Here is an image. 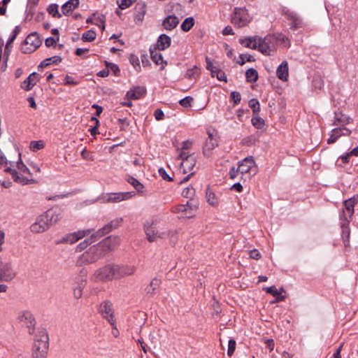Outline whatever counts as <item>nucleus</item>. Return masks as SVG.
Instances as JSON below:
<instances>
[{"mask_svg":"<svg viewBox=\"0 0 358 358\" xmlns=\"http://www.w3.org/2000/svg\"><path fill=\"white\" fill-rule=\"evenodd\" d=\"M118 243V237L108 236L83 252L78 258L77 263L79 265L95 263L103 258L108 252L113 250Z\"/></svg>","mask_w":358,"mask_h":358,"instance_id":"1","label":"nucleus"},{"mask_svg":"<svg viewBox=\"0 0 358 358\" xmlns=\"http://www.w3.org/2000/svg\"><path fill=\"white\" fill-rule=\"evenodd\" d=\"M135 266L108 264L95 271L94 276L96 281H110L133 274Z\"/></svg>","mask_w":358,"mask_h":358,"instance_id":"2","label":"nucleus"},{"mask_svg":"<svg viewBox=\"0 0 358 358\" xmlns=\"http://www.w3.org/2000/svg\"><path fill=\"white\" fill-rule=\"evenodd\" d=\"M62 217L61 209L50 208L36 217L35 222L30 226V230L35 234L43 233L56 224Z\"/></svg>","mask_w":358,"mask_h":358,"instance_id":"3","label":"nucleus"},{"mask_svg":"<svg viewBox=\"0 0 358 358\" xmlns=\"http://www.w3.org/2000/svg\"><path fill=\"white\" fill-rule=\"evenodd\" d=\"M49 338L45 329L38 331L32 347L33 358H46L49 348Z\"/></svg>","mask_w":358,"mask_h":358,"instance_id":"4","label":"nucleus"},{"mask_svg":"<svg viewBox=\"0 0 358 358\" xmlns=\"http://www.w3.org/2000/svg\"><path fill=\"white\" fill-rule=\"evenodd\" d=\"M42 41L37 32L29 34L21 46V51L24 54H30L41 46Z\"/></svg>","mask_w":358,"mask_h":358,"instance_id":"5","label":"nucleus"},{"mask_svg":"<svg viewBox=\"0 0 358 358\" xmlns=\"http://www.w3.org/2000/svg\"><path fill=\"white\" fill-rule=\"evenodd\" d=\"M251 21V17L245 8H236L231 17V23L237 27H243L248 25Z\"/></svg>","mask_w":358,"mask_h":358,"instance_id":"6","label":"nucleus"},{"mask_svg":"<svg viewBox=\"0 0 358 358\" xmlns=\"http://www.w3.org/2000/svg\"><path fill=\"white\" fill-rule=\"evenodd\" d=\"M275 37L268 35L264 38H258V50L265 55H271L276 49Z\"/></svg>","mask_w":358,"mask_h":358,"instance_id":"7","label":"nucleus"},{"mask_svg":"<svg viewBox=\"0 0 358 358\" xmlns=\"http://www.w3.org/2000/svg\"><path fill=\"white\" fill-rule=\"evenodd\" d=\"M357 203V200L355 199V197L350 198L343 202L344 209L340 215L341 220L343 221L342 223V227L343 229L344 226L348 225L350 221L352 220V215L354 214V207Z\"/></svg>","mask_w":358,"mask_h":358,"instance_id":"8","label":"nucleus"},{"mask_svg":"<svg viewBox=\"0 0 358 358\" xmlns=\"http://www.w3.org/2000/svg\"><path fill=\"white\" fill-rule=\"evenodd\" d=\"M15 275L11 262L0 259V282L11 281Z\"/></svg>","mask_w":358,"mask_h":358,"instance_id":"9","label":"nucleus"},{"mask_svg":"<svg viewBox=\"0 0 358 358\" xmlns=\"http://www.w3.org/2000/svg\"><path fill=\"white\" fill-rule=\"evenodd\" d=\"M144 230L146 234L147 239L150 242H155L158 238H163L164 233L159 232L156 227V224L152 221H147L144 224Z\"/></svg>","mask_w":358,"mask_h":358,"instance_id":"10","label":"nucleus"},{"mask_svg":"<svg viewBox=\"0 0 358 358\" xmlns=\"http://www.w3.org/2000/svg\"><path fill=\"white\" fill-rule=\"evenodd\" d=\"M99 311L101 315L108 321L113 327L116 328L112 303L110 301L103 302L100 305Z\"/></svg>","mask_w":358,"mask_h":358,"instance_id":"11","label":"nucleus"},{"mask_svg":"<svg viewBox=\"0 0 358 358\" xmlns=\"http://www.w3.org/2000/svg\"><path fill=\"white\" fill-rule=\"evenodd\" d=\"M92 229H86L83 231H78L71 234L66 235L63 238L62 242L69 244H73L80 239L83 238L85 236H87L91 234Z\"/></svg>","mask_w":358,"mask_h":358,"instance_id":"12","label":"nucleus"},{"mask_svg":"<svg viewBox=\"0 0 358 358\" xmlns=\"http://www.w3.org/2000/svg\"><path fill=\"white\" fill-rule=\"evenodd\" d=\"M255 166V162L252 157H245L238 162V170L241 173H250Z\"/></svg>","mask_w":358,"mask_h":358,"instance_id":"13","label":"nucleus"},{"mask_svg":"<svg viewBox=\"0 0 358 358\" xmlns=\"http://www.w3.org/2000/svg\"><path fill=\"white\" fill-rule=\"evenodd\" d=\"M19 319L21 322H24V324L29 329V334H31L33 333L34 327L35 325V321L33 315L29 311H23L19 315Z\"/></svg>","mask_w":358,"mask_h":358,"instance_id":"14","label":"nucleus"},{"mask_svg":"<svg viewBox=\"0 0 358 358\" xmlns=\"http://www.w3.org/2000/svg\"><path fill=\"white\" fill-rule=\"evenodd\" d=\"M208 137L206 139L205 145L203 148V153L206 156H209L210 155L211 150L218 145L217 140L210 131H208Z\"/></svg>","mask_w":358,"mask_h":358,"instance_id":"15","label":"nucleus"},{"mask_svg":"<svg viewBox=\"0 0 358 358\" xmlns=\"http://www.w3.org/2000/svg\"><path fill=\"white\" fill-rule=\"evenodd\" d=\"M146 93V88L143 86L134 87L127 92L126 97L128 99H139Z\"/></svg>","mask_w":358,"mask_h":358,"instance_id":"16","label":"nucleus"},{"mask_svg":"<svg viewBox=\"0 0 358 358\" xmlns=\"http://www.w3.org/2000/svg\"><path fill=\"white\" fill-rule=\"evenodd\" d=\"M131 196V192H116L109 194L106 201L108 203H117L126 199H129Z\"/></svg>","mask_w":358,"mask_h":358,"instance_id":"17","label":"nucleus"},{"mask_svg":"<svg viewBox=\"0 0 358 358\" xmlns=\"http://www.w3.org/2000/svg\"><path fill=\"white\" fill-rule=\"evenodd\" d=\"M285 15L288 20L292 21L290 24L291 29H296L302 27V20L297 13L294 11L287 10L285 12Z\"/></svg>","mask_w":358,"mask_h":358,"instance_id":"18","label":"nucleus"},{"mask_svg":"<svg viewBox=\"0 0 358 358\" xmlns=\"http://www.w3.org/2000/svg\"><path fill=\"white\" fill-rule=\"evenodd\" d=\"M38 81V79L37 73H32L27 78L26 80H24L21 83V87L25 91H29L33 88V87L37 83Z\"/></svg>","mask_w":358,"mask_h":358,"instance_id":"19","label":"nucleus"},{"mask_svg":"<svg viewBox=\"0 0 358 358\" xmlns=\"http://www.w3.org/2000/svg\"><path fill=\"white\" fill-rule=\"evenodd\" d=\"M258 38L257 36L253 37H245L239 39V43L245 48L258 50Z\"/></svg>","mask_w":358,"mask_h":358,"instance_id":"20","label":"nucleus"},{"mask_svg":"<svg viewBox=\"0 0 358 358\" xmlns=\"http://www.w3.org/2000/svg\"><path fill=\"white\" fill-rule=\"evenodd\" d=\"M146 13V5L144 2H138L134 8V20L142 21Z\"/></svg>","mask_w":358,"mask_h":358,"instance_id":"21","label":"nucleus"},{"mask_svg":"<svg viewBox=\"0 0 358 358\" xmlns=\"http://www.w3.org/2000/svg\"><path fill=\"white\" fill-rule=\"evenodd\" d=\"M196 157L194 156L188 157L185 160L181 162L180 166L182 169V171L184 173H187L191 171L196 165Z\"/></svg>","mask_w":358,"mask_h":358,"instance_id":"22","label":"nucleus"},{"mask_svg":"<svg viewBox=\"0 0 358 358\" xmlns=\"http://www.w3.org/2000/svg\"><path fill=\"white\" fill-rule=\"evenodd\" d=\"M150 52L153 62L157 65L162 64L161 69H164L167 63L166 61H164L162 54L159 53L155 48L154 49L150 48Z\"/></svg>","mask_w":358,"mask_h":358,"instance_id":"23","label":"nucleus"},{"mask_svg":"<svg viewBox=\"0 0 358 358\" xmlns=\"http://www.w3.org/2000/svg\"><path fill=\"white\" fill-rule=\"evenodd\" d=\"M276 74L278 78L282 80H287V78L289 76L288 73V64L287 62H282L278 67L276 71Z\"/></svg>","mask_w":358,"mask_h":358,"instance_id":"24","label":"nucleus"},{"mask_svg":"<svg viewBox=\"0 0 358 358\" xmlns=\"http://www.w3.org/2000/svg\"><path fill=\"white\" fill-rule=\"evenodd\" d=\"M171 42V37L166 34H161L157 40V49L159 50H164L170 46Z\"/></svg>","mask_w":358,"mask_h":358,"instance_id":"25","label":"nucleus"},{"mask_svg":"<svg viewBox=\"0 0 358 358\" xmlns=\"http://www.w3.org/2000/svg\"><path fill=\"white\" fill-rule=\"evenodd\" d=\"M79 5V0H69L62 6V12L64 15H68Z\"/></svg>","mask_w":358,"mask_h":358,"instance_id":"26","label":"nucleus"},{"mask_svg":"<svg viewBox=\"0 0 358 358\" xmlns=\"http://www.w3.org/2000/svg\"><path fill=\"white\" fill-rule=\"evenodd\" d=\"M179 23L178 18L175 15H169L163 21V26L167 30L173 29Z\"/></svg>","mask_w":358,"mask_h":358,"instance_id":"27","label":"nucleus"},{"mask_svg":"<svg viewBox=\"0 0 358 358\" xmlns=\"http://www.w3.org/2000/svg\"><path fill=\"white\" fill-rule=\"evenodd\" d=\"M335 117H334V125H341L343 127L344 125L350 123V117L347 116L345 114H343L341 112H335Z\"/></svg>","mask_w":358,"mask_h":358,"instance_id":"28","label":"nucleus"},{"mask_svg":"<svg viewBox=\"0 0 358 358\" xmlns=\"http://www.w3.org/2000/svg\"><path fill=\"white\" fill-rule=\"evenodd\" d=\"M122 220V218H117L110 221L101 228L102 231H103L105 235L110 233L113 229L117 228L121 224Z\"/></svg>","mask_w":358,"mask_h":358,"instance_id":"29","label":"nucleus"},{"mask_svg":"<svg viewBox=\"0 0 358 358\" xmlns=\"http://www.w3.org/2000/svg\"><path fill=\"white\" fill-rule=\"evenodd\" d=\"M159 285L160 280L157 278H154L145 288L146 296L148 297L152 296L155 294V291L159 288Z\"/></svg>","mask_w":358,"mask_h":358,"instance_id":"30","label":"nucleus"},{"mask_svg":"<svg viewBox=\"0 0 358 358\" xmlns=\"http://www.w3.org/2000/svg\"><path fill=\"white\" fill-rule=\"evenodd\" d=\"M206 197L208 203L210 205H211L213 206H216L218 205L219 202H218L217 197L216 196L215 194L213 192H212L209 187H208L206 189Z\"/></svg>","mask_w":358,"mask_h":358,"instance_id":"31","label":"nucleus"},{"mask_svg":"<svg viewBox=\"0 0 358 358\" xmlns=\"http://www.w3.org/2000/svg\"><path fill=\"white\" fill-rule=\"evenodd\" d=\"M245 77L248 82H256L258 79V73L255 69L250 68L246 71Z\"/></svg>","mask_w":358,"mask_h":358,"instance_id":"32","label":"nucleus"},{"mask_svg":"<svg viewBox=\"0 0 358 358\" xmlns=\"http://www.w3.org/2000/svg\"><path fill=\"white\" fill-rule=\"evenodd\" d=\"M331 132L338 138L341 136H349L351 134V131L346 127H337L331 130Z\"/></svg>","mask_w":358,"mask_h":358,"instance_id":"33","label":"nucleus"},{"mask_svg":"<svg viewBox=\"0 0 358 358\" xmlns=\"http://www.w3.org/2000/svg\"><path fill=\"white\" fill-rule=\"evenodd\" d=\"M194 24V20L192 17L185 19L181 24V29L184 31H189Z\"/></svg>","mask_w":358,"mask_h":358,"instance_id":"34","label":"nucleus"},{"mask_svg":"<svg viewBox=\"0 0 358 358\" xmlns=\"http://www.w3.org/2000/svg\"><path fill=\"white\" fill-rule=\"evenodd\" d=\"M48 12L54 17L60 18L62 15L59 13L58 6L55 3L50 4L48 8Z\"/></svg>","mask_w":358,"mask_h":358,"instance_id":"35","label":"nucleus"},{"mask_svg":"<svg viewBox=\"0 0 358 358\" xmlns=\"http://www.w3.org/2000/svg\"><path fill=\"white\" fill-rule=\"evenodd\" d=\"M186 208H187V209H189V201H187L186 204H180L178 206H173L171 208V211L173 213H185V210H187Z\"/></svg>","mask_w":358,"mask_h":358,"instance_id":"36","label":"nucleus"},{"mask_svg":"<svg viewBox=\"0 0 358 358\" xmlns=\"http://www.w3.org/2000/svg\"><path fill=\"white\" fill-rule=\"evenodd\" d=\"M96 32L93 30H88L85 32L82 36V40L83 41L91 42L96 38Z\"/></svg>","mask_w":358,"mask_h":358,"instance_id":"37","label":"nucleus"},{"mask_svg":"<svg viewBox=\"0 0 358 358\" xmlns=\"http://www.w3.org/2000/svg\"><path fill=\"white\" fill-rule=\"evenodd\" d=\"M249 107L252 109V112L254 114H257L260 111V105L259 102L256 99H252L249 101L248 103Z\"/></svg>","mask_w":358,"mask_h":358,"instance_id":"38","label":"nucleus"},{"mask_svg":"<svg viewBox=\"0 0 358 358\" xmlns=\"http://www.w3.org/2000/svg\"><path fill=\"white\" fill-rule=\"evenodd\" d=\"M12 178L15 182H17L18 183H21L23 185L27 184L29 182V180L21 176L17 171L15 172V173L13 175Z\"/></svg>","mask_w":358,"mask_h":358,"instance_id":"39","label":"nucleus"},{"mask_svg":"<svg viewBox=\"0 0 358 358\" xmlns=\"http://www.w3.org/2000/svg\"><path fill=\"white\" fill-rule=\"evenodd\" d=\"M212 76H215L217 80L220 81H227V76L225 73L220 69L213 71Z\"/></svg>","mask_w":358,"mask_h":358,"instance_id":"40","label":"nucleus"},{"mask_svg":"<svg viewBox=\"0 0 358 358\" xmlns=\"http://www.w3.org/2000/svg\"><path fill=\"white\" fill-rule=\"evenodd\" d=\"M239 58H240V60L238 62V63L243 66V64H245V63L246 62H255V59L254 58V57L251 55H244V54H241L240 56H239Z\"/></svg>","mask_w":358,"mask_h":358,"instance_id":"41","label":"nucleus"},{"mask_svg":"<svg viewBox=\"0 0 358 358\" xmlns=\"http://www.w3.org/2000/svg\"><path fill=\"white\" fill-rule=\"evenodd\" d=\"M252 124L257 129H262L264 125V120L260 117H253L252 118Z\"/></svg>","mask_w":358,"mask_h":358,"instance_id":"42","label":"nucleus"},{"mask_svg":"<svg viewBox=\"0 0 358 358\" xmlns=\"http://www.w3.org/2000/svg\"><path fill=\"white\" fill-rule=\"evenodd\" d=\"M90 244H92V241L89 238H86L85 240H84L83 242L80 243L77 245L76 251L78 252H80L83 250H84L85 248H87V247L88 245H90Z\"/></svg>","mask_w":358,"mask_h":358,"instance_id":"43","label":"nucleus"},{"mask_svg":"<svg viewBox=\"0 0 358 358\" xmlns=\"http://www.w3.org/2000/svg\"><path fill=\"white\" fill-rule=\"evenodd\" d=\"M103 236H105V234L103 233V231H102V229L101 228L94 234H92L90 238H88L92 241V243Z\"/></svg>","mask_w":358,"mask_h":358,"instance_id":"44","label":"nucleus"},{"mask_svg":"<svg viewBox=\"0 0 358 358\" xmlns=\"http://www.w3.org/2000/svg\"><path fill=\"white\" fill-rule=\"evenodd\" d=\"M84 287L85 284L82 282L80 285L73 289V296L76 299H80L82 296Z\"/></svg>","mask_w":358,"mask_h":358,"instance_id":"45","label":"nucleus"},{"mask_svg":"<svg viewBox=\"0 0 358 358\" xmlns=\"http://www.w3.org/2000/svg\"><path fill=\"white\" fill-rule=\"evenodd\" d=\"M44 147V143L41 141H31L30 144V148L33 151H36L42 149Z\"/></svg>","mask_w":358,"mask_h":358,"instance_id":"46","label":"nucleus"},{"mask_svg":"<svg viewBox=\"0 0 358 358\" xmlns=\"http://www.w3.org/2000/svg\"><path fill=\"white\" fill-rule=\"evenodd\" d=\"M273 36L275 37V41L276 43V45H278V42H282V43H285V46H289V44L287 45L285 43L287 42V41H288V38L286 36H285L283 34H273Z\"/></svg>","mask_w":358,"mask_h":358,"instance_id":"47","label":"nucleus"},{"mask_svg":"<svg viewBox=\"0 0 358 358\" xmlns=\"http://www.w3.org/2000/svg\"><path fill=\"white\" fill-rule=\"evenodd\" d=\"M195 190L192 187H189L182 190V195L185 198H191L194 196Z\"/></svg>","mask_w":358,"mask_h":358,"instance_id":"48","label":"nucleus"},{"mask_svg":"<svg viewBox=\"0 0 358 358\" xmlns=\"http://www.w3.org/2000/svg\"><path fill=\"white\" fill-rule=\"evenodd\" d=\"M196 207L195 206H193L192 203L189 201V209L187 208V210L185 212V216L186 217H192L195 215Z\"/></svg>","mask_w":358,"mask_h":358,"instance_id":"49","label":"nucleus"},{"mask_svg":"<svg viewBox=\"0 0 358 358\" xmlns=\"http://www.w3.org/2000/svg\"><path fill=\"white\" fill-rule=\"evenodd\" d=\"M236 341L234 339H230L229 341L228 350H227L228 356L231 357L234 354L235 349H236Z\"/></svg>","mask_w":358,"mask_h":358,"instance_id":"50","label":"nucleus"},{"mask_svg":"<svg viewBox=\"0 0 358 358\" xmlns=\"http://www.w3.org/2000/svg\"><path fill=\"white\" fill-rule=\"evenodd\" d=\"M193 101V98L192 96H186L181 100H180L179 103L185 108L191 106L192 101Z\"/></svg>","mask_w":358,"mask_h":358,"instance_id":"51","label":"nucleus"},{"mask_svg":"<svg viewBox=\"0 0 358 358\" xmlns=\"http://www.w3.org/2000/svg\"><path fill=\"white\" fill-rule=\"evenodd\" d=\"M206 69L211 72V75L213 74V71L220 69L219 66L217 65H215L213 64V62L210 60V59L208 57L206 58Z\"/></svg>","mask_w":358,"mask_h":358,"instance_id":"52","label":"nucleus"},{"mask_svg":"<svg viewBox=\"0 0 358 358\" xmlns=\"http://www.w3.org/2000/svg\"><path fill=\"white\" fill-rule=\"evenodd\" d=\"M231 99L233 100L234 105H237L241 102V94L236 91L231 92Z\"/></svg>","mask_w":358,"mask_h":358,"instance_id":"53","label":"nucleus"},{"mask_svg":"<svg viewBox=\"0 0 358 358\" xmlns=\"http://www.w3.org/2000/svg\"><path fill=\"white\" fill-rule=\"evenodd\" d=\"M129 59L130 63L132 64V66L135 69H136L137 67L139 68V69L141 68L140 67L139 59H138V57L136 55L131 54L129 56Z\"/></svg>","mask_w":358,"mask_h":358,"instance_id":"54","label":"nucleus"},{"mask_svg":"<svg viewBox=\"0 0 358 358\" xmlns=\"http://www.w3.org/2000/svg\"><path fill=\"white\" fill-rule=\"evenodd\" d=\"M198 73V69L195 66L193 69H188L185 73V78L188 79L194 78L196 75Z\"/></svg>","mask_w":358,"mask_h":358,"instance_id":"55","label":"nucleus"},{"mask_svg":"<svg viewBox=\"0 0 358 358\" xmlns=\"http://www.w3.org/2000/svg\"><path fill=\"white\" fill-rule=\"evenodd\" d=\"M91 120L92 121H94L96 122V125L90 129V132L92 136H95L98 133V127L99 125V121L95 117H92Z\"/></svg>","mask_w":358,"mask_h":358,"instance_id":"56","label":"nucleus"},{"mask_svg":"<svg viewBox=\"0 0 358 358\" xmlns=\"http://www.w3.org/2000/svg\"><path fill=\"white\" fill-rule=\"evenodd\" d=\"M17 167L20 172L30 174L29 169L23 164L20 158L19 162H17Z\"/></svg>","mask_w":358,"mask_h":358,"instance_id":"57","label":"nucleus"},{"mask_svg":"<svg viewBox=\"0 0 358 358\" xmlns=\"http://www.w3.org/2000/svg\"><path fill=\"white\" fill-rule=\"evenodd\" d=\"M133 4L132 0H121V2L118 3L120 8L124 10L130 7Z\"/></svg>","mask_w":358,"mask_h":358,"instance_id":"58","label":"nucleus"},{"mask_svg":"<svg viewBox=\"0 0 358 358\" xmlns=\"http://www.w3.org/2000/svg\"><path fill=\"white\" fill-rule=\"evenodd\" d=\"M159 174L164 180H167V181L173 180V178L167 174V173L163 168H160L159 169Z\"/></svg>","mask_w":358,"mask_h":358,"instance_id":"59","label":"nucleus"},{"mask_svg":"<svg viewBox=\"0 0 358 358\" xmlns=\"http://www.w3.org/2000/svg\"><path fill=\"white\" fill-rule=\"evenodd\" d=\"M59 41V36L57 37V39L52 37H48L45 41V44L47 47L53 46L56 44V42Z\"/></svg>","mask_w":358,"mask_h":358,"instance_id":"60","label":"nucleus"},{"mask_svg":"<svg viewBox=\"0 0 358 358\" xmlns=\"http://www.w3.org/2000/svg\"><path fill=\"white\" fill-rule=\"evenodd\" d=\"M266 292L268 294H272L273 296H278L280 292L276 289L275 286H271L266 288Z\"/></svg>","mask_w":358,"mask_h":358,"instance_id":"61","label":"nucleus"},{"mask_svg":"<svg viewBox=\"0 0 358 358\" xmlns=\"http://www.w3.org/2000/svg\"><path fill=\"white\" fill-rule=\"evenodd\" d=\"M62 57L59 56H57V55L46 59V61H48V62H50V64H55L60 63L62 62Z\"/></svg>","mask_w":358,"mask_h":358,"instance_id":"62","label":"nucleus"},{"mask_svg":"<svg viewBox=\"0 0 358 358\" xmlns=\"http://www.w3.org/2000/svg\"><path fill=\"white\" fill-rule=\"evenodd\" d=\"M154 116L157 120H162L164 118V112L161 109L155 110Z\"/></svg>","mask_w":358,"mask_h":358,"instance_id":"63","label":"nucleus"},{"mask_svg":"<svg viewBox=\"0 0 358 358\" xmlns=\"http://www.w3.org/2000/svg\"><path fill=\"white\" fill-rule=\"evenodd\" d=\"M64 84L65 85H76L78 84V83L77 81H75L73 78L67 75V76H66V77L64 78Z\"/></svg>","mask_w":358,"mask_h":358,"instance_id":"64","label":"nucleus"}]
</instances>
